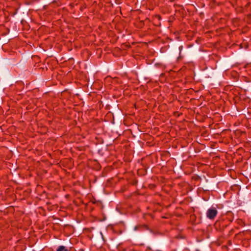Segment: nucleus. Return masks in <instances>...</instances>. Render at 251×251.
Returning a JSON list of instances; mask_svg holds the SVG:
<instances>
[{
    "mask_svg": "<svg viewBox=\"0 0 251 251\" xmlns=\"http://www.w3.org/2000/svg\"><path fill=\"white\" fill-rule=\"evenodd\" d=\"M88 148V147L87 145H85V146H82V147L79 146V151H81V150L85 151Z\"/></svg>",
    "mask_w": 251,
    "mask_h": 251,
    "instance_id": "obj_3",
    "label": "nucleus"
},
{
    "mask_svg": "<svg viewBox=\"0 0 251 251\" xmlns=\"http://www.w3.org/2000/svg\"><path fill=\"white\" fill-rule=\"evenodd\" d=\"M83 231L86 232H90L91 231L89 228H83Z\"/></svg>",
    "mask_w": 251,
    "mask_h": 251,
    "instance_id": "obj_5",
    "label": "nucleus"
},
{
    "mask_svg": "<svg viewBox=\"0 0 251 251\" xmlns=\"http://www.w3.org/2000/svg\"><path fill=\"white\" fill-rule=\"evenodd\" d=\"M56 251H68L67 249L63 246H60L57 249Z\"/></svg>",
    "mask_w": 251,
    "mask_h": 251,
    "instance_id": "obj_2",
    "label": "nucleus"
},
{
    "mask_svg": "<svg viewBox=\"0 0 251 251\" xmlns=\"http://www.w3.org/2000/svg\"><path fill=\"white\" fill-rule=\"evenodd\" d=\"M79 251H84V249H79ZM86 251H89L88 250Z\"/></svg>",
    "mask_w": 251,
    "mask_h": 251,
    "instance_id": "obj_7",
    "label": "nucleus"
},
{
    "mask_svg": "<svg viewBox=\"0 0 251 251\" xmlns=\"http://www.w3.org/2000/svg\"><path fill=\"white\" fill-rule=\"evenodd\" d=\"M182 49H183L182 46H181L179 47V50L180 51H181V50H182Z\"/></svg>",
    "mask_w": 251,
    "mask_h": 251,
    "instance_id": "obj_6",
    "label": "nucleus"
},
{
    "mask_svg": "<svg viewBox=\"0 0 251 251\" xmlns=\"http://www.w3.org/2000/svg\"><path fill=\"white\" fill-rule=\"evenodd\" d=\"M161 19V17L159 15H156L154 16V20H157L158 21H160Z\"/></svg>",
    "mask_w": 251,
    "mask_h": 251,
    "instance_id": "obj_4",
    "label": "nucleus"
},
{
    "mask_svg": "<svg viewBox=\"0 0 251 251\" xmlns=\"http://www.w3.org/2000/svg\"><path fill=\"white\" fill-rule=\"evenodd\" d=\"M218 213V211L215 208H211L207 210L206 212L207 217L211 220L215 218Z\"/></svg>",
    "mask_w": 251,
    "mask_h": 251,
    "instance_id": "obj_1",
    "label": "nucleus"
}]
</instances>
